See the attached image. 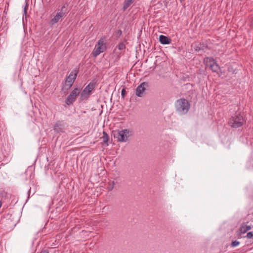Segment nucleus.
Instances as JSON below:
<instances>
[{"mask_svg": "<svg viewBox=\"0 0 253 253\" xmlns=\"http://www.w3.org/2000/svg\"><path fill=\"white\" fill-rule=\"evenodd\" d=\"M68 12V4L65 2L57 8L55 15L49 22L50 24L54 25L58 22L61 21L66 17Z\"/></svg>", "mask_w": 253, "mask_h": 253, "instance_id": "1", "label": "nucleus"}, {"mask_svg": "<svg viewBox=\"0 0 253 253\" xmlns=\"http://www.w3.org/2000/svg\"><path fill=\"white\" fill-rule=\"evenodd\" d=\"M176 111L180 114L187 113L189 109L190 105L188 101L185 99L177 100L175 104Z\"/></svg>", "mask_w": 253, "mask_h": 253, "instance_id": "2", "label": "nucleus"}, {"mask_svg": "<svg viewBox=\"0 0 253 253\" xmlns=\"http://www.w3.org/2000/svg\"><path fill=\"white\" fill-rule=\"evenodd\" d=\"M245 122L243 115L240 113H236L230 119L229 124L232 127L238 128L241 126Z\"/></svg>", "mask_w": 253, "mask_h": 253, "instance_id": "3", "label": "nucleus"}, {"mask_svg": "<svg viewBox=\"0 0 253 253\" xmlns=\"http://www.w3.org/2000/svg\"><path fill=\"white\" fill-rule=\"evenodd\" d=\"M131 135H132V131L128 129H124L118 131L115 135V137L119 142H126Z\"/></svg>", "mask_w": 253, "mask_h": 253, "instance_id": "4", "label": "nucleus"}, {"mask_svg": "<svg viewBox=\"0 0 253 253\" xmlns=\"http://www.w3.org/2000/svg\"><path fill=\"white\" fill-rule=\"evenodd\" d=\"M81 89L79 88H74L65 100V103L68 105L72 104L76 100L77 97L79 95Z\"/></svg>", "mask_w": 253, "mask_h": 253, "instance_id": "5", "label": "nucleus"}, {"mask_svg": "<svg viewBox=\"0 0 253 253\" xmlns=\"http://www.w3.org/2000/svg\"><path fill=\"white\" fill-rule=\"evenodd\" d=\"M106 49L105 41L103 39H100L98 41L97 44L96 45L94 50L93 52V56L96 57L101 53L103 52Z\"/></svg>", "mask_w": 253, "mask_h": 253, "instance_id": "6", "label": "nucleus"}, {"mask_svg": "<svg viewBox=\"0 0 253 253\" xmlns=\"http://www.w3.org/2000/svg\"><path fill=\"white\" fill-rule=\"evenodd\" d=\"M94 88V84L90 83L83 90L80 95V99L84 100L87 99L90 96L91 91Z\"/></svg>", "mask_w": 253, "mask_h": 253, "instance_id": "7", "label": "nucleus"}, {"mask_svg": "<svg viewBox=\"0 0 253 253\" xmlns=\"http://www.w3.org/2000/svg\"><path fill=\"white\" fill-rule=\"evenodd\" d=\"M78 73L77 70H74L72 71L70 75L66 78L65 81L66 86H68L67 89H69L73 85Z\"/></svg>", "mask_w": 253, "mask_h": 253, "instance_id": "8", "label": "nucleus"}, {"mask_svg": "<svg viewBox=\"0 0 253 253\" xmlns=\"http://www.w3.org/2000/svg\"><path fill=\"white\" fill-rule=\"evenodd\" d=\"M148 85V84L146 82L141 83L137 86L136 89V95L139 97H142L143 92L146 90V87Z\"/></svg>", "mask_w": 253, "mask_h": 253, "instance_id": "9", "label": "nucleus"}, {"mask_svg": "<svg viewBox=\"0 0 253 253\" xmlns=\"http://www.w3.org/2000/svg\"><path fill=\"white\" fill-rule=\"evenodd\" d=\"M208 48L207 44L204 43H200L198 44L195 45L194 48L198 52L204 51L205 49Z\"/></svg>", "mask_w": 253, "mask_h": 253, "instance_id": "10", "label": "nucleus"}, {"mask_svg": "<svg viewBox=\"0 0 253 253\" xmlns=\"http://www.w3.org/2000/svg\"><path fill=\"white\" fill-rule=\"evenodd\" d=\"M159 41L163 44H168L170 43L171 40L165 36L160 35L159 36Z\"/></svg>", "mask_w": 253, "mask_h": 253, "instance_id": "11", "label": "nucleus"}, {"mask_svg": "<svg viewBox=\"0 0 253 253\" xmlns=\"http://www.w3.org/2000/svg\"><path fill=\"white\" fill-rule=\"evenodd\" d=\"M210 62L211 63V68L212 70V71L214 72H217L219 69L218 65L216 63H214L213 59H212V60H210Z\"/></svg>", "mask_w": 253, "mask_h": 253, "instance_id": "12", "label": "nucleus"}, {"mask_svg": "<svg viewBox=\"0 0 253 253\" xmlns=\"http://www.w3.org/2000/svg\"><path fill=\"white\" fill-rule=\"evenodd\" d=\"M135 0H125L124 2L123 9L124 11Z\"/></svg>", "mask_w": 253, "mask_h": 253, "instance_id": "13", "label": "nucleus"}, {"mask_svg": "<svg viewBox=\"0 0 253 253\" xmlns=\"http://www.w3.org/2000/svg\"><path fill=\"white\" fill-rule=\"evenodd\" d=\"M251 226L249 225H244L242 226L240 228V231L242 233H245L251 229Z\"/></svg>", "mask_w": 253, "mask_h": 253, "instance_id": "14", "label": "nucleus"}, {"mask_svg": "<svg viewBox=\"0 0 253 253\" xmlns=\"http://www.w3.org/2000/svg\"><path fill=\"white\" fill-rule=\"evenodd\" d=\"M103 136L102 137L103 141L104 143H105L106 144V145H108V139H109L108 135L107 134V133L105 132V131H103Z\"/></svg>", "mask_w": 253, "mask_h": 253, "instance_id": "15", "label": "nucleus"}, {"mask_svg": "<svg viewBox=\"0 0 253 253\" xmlns=\"http://www.w3.org/2000/svg\"><path fill=\"white\" fill-rule=\"evenodd\" d=\"M115 182L113 181H111L108 183V189L109 191H112L114 188Z\"/></svg>", "mask_w": 253, "mask_h": 253, "instance_id": "16", "label": "nucleus"}, {"mask_svg": "<svg viewBox=\"0 0 253 253\" xmlns=\"http://www.w3.org/2000/svg\"><path fill=\"white\" fill-rule=\"evenodd\" d=\"M240 244V242L238 241H233L231 244V246L233 248L238 246Z\"/></svg>", "mask_w": 253, "mask_h": 253, "instance_id": "17", "label": "nucleus"}, {"mask_svg": "<svg viewBox=\"0 0 253 253\" xmlns=\"http://www.w3.org/2000/svg\"><path fill=\"white\" fill-rule=\"evenodd\" d=\"M246 237L248 239H252L253 241V232H249L247 233Z\"/></svg>", "mask_w": 253, "mask_h": 253, "instance_id": "18", "label": "nucleus"}, {"mask_svg": "<svg viewBox=\"0 0 253 253\" xmlns=\"http://www.w3.org/2000/svg\"><path fill=\"white\" fill-rule=\"evenodd\" d=\"M125 45L124 43H120L119 45H118V49L119 50H123L125 48Z\"/></svg>", "mask_w": 253, "mask_h": 253, "instance_id": "19", "label": "nucleus"}, {"mask_svg": "<svg viewBox=\"0 0 253 253\" xmlns=\"http://www.w3.org/2000/svg\"><path fill=\"white\" fill-rule=\"evenodd\" d=\"M126 92L125 88H123L121 91V95L123 98H124L126 96Z\"/></svg>", "mask_w": 253, "mask_h": 253, "instance_id": "20", "label": "nucleus"}, {"mask_svg": "<svg viewBox=\"0 0 253 253\" xmlns=\"http://www.w3.org/2000/svg\"><path fill=\"white\" fill-rule=\"evenodd\" d=\"M27 7H28V4H27V3H26V5L24 7V10L25 14H26V13H27Z\"/></svg>", "mask_w": 253, "mask_h": 253, "instance_id": "21", "label": "nucleus"}, {"mask_svg": "<svg viewBox=\"0 0 253 253\" xmlns=\"http://www.w3.org/2000/svg\"><path fill=\"white\" fill-rule=\"evenodd\" d=\"M40 253H49V252H48V251L45 250L42 251Z\"/></svg>", "mask_w": 253, "mask_h": 253, "instance_id": "22", "label": "nucleus"}, {"mask_svg": "<svg viewBox=\"0 0 253 253\" xmlns=\"http://www.w3.org/2000/svg\"><path fill=\"white\" fill-rule=\"evenodd\" d=\"M180 1H184L185 0H179Z\"/></svg>", "mask_w": 253, "mask_h": 253, "instance_id": "23", "label": "nucleus"}]
</instances>
